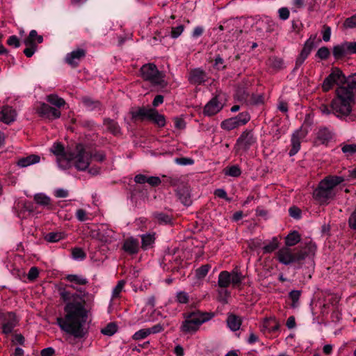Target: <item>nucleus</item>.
<instances>
[{
	"label": "nucleus",
	"instance_id": "nucleus-1",
	"mask_svg": "<svg viewBox=\"0 0 356 356\" xmlns=\"http://www.w3.org/2000/svg\"><path fill=\"white\" fill-rule=\"evenodd\" d=\"M59 295L66 303L64 307V316L58 317L56 319L59 327L75 339L85 337L88 333L85 325L88 318L89 310L86 307V302L84 298L65 289L59 290Z\"/></svg>",
	"mask_w": 356,
	"mask_h": 356
},
{
	"label": "nucleus",
	"instance_id": "nucleus-2",
	"mask_svg": "<svg viewBox=\"0 0 356 356\" xmlns=\"http://www.w3.org/2000/svg\"><path fill=\"white\" fill-rule=\"evenodd\" d=\"M356 100V73L345 77V81L336 89V97L331 102L333 114L337 117L348 116Z\"/></svg>",
	"mask_w": 356,
	"mask_h": 356
},
{
	"label": "nucleus",
	"instance_id": "nucleus-3",
	"mask_svg": "<svg viewBox=\"0 0 356 356\" xmlns=\"http://www.w3.org/2000/svg\"><path fill=\"white\" fill-rule=\"evenodd\" d=\"M316 250L314 243L309 242L304 247L291 249L289 247H283L276 252L277 261L284 265L297 264L302 265L306 257L314 255Z\"/></svg>",
	"mask_w": 356,
	"mask_h": 356
},
{
	"label": "nucleus",
	"instance_id": "nucleus-4",
	"mask_svg": "<svg viewBox=\"0 0 356 356\" xmlns=\"http://www.w3.org/2000/svg\"><path fill=\"white\" fill-rule=\"evenodd\" d=\"M345 181L341 176L329 175L322 179L314 190L313 196L321 204H327L337 194L336 187Z\"/></svg>",
	"mask_w": 356,
	"mask_h": 356
},
{
	"label": "nucleus",
	"instance_id": "nucleus-5",
	"mask_svg": "<svg viewBox=\"0 0 356 356\" xmlns=\"http://www.w3.org/2000/svg\"><path fill=\"white\" fill-rule=\"evenodd\" d=\"M183 316L184 321L181 325V331L184 333H194L199 330L202 323L210 320L213 314L195 310L184 313Z\"/></svg>",
	"mask_w": 356,
	"mask_h": 356
},
{
	"label": "nucleus",
	"instance_id": "nucleus-6",
	"mask_svg": "<svg viewBox=\"0 0 356 356\" xmlns=\"http://www.w3.org/2000/svg\"><path fill=\"white\" fill-rule=\"evenodd\" d=\"M70 154L72 158H69L68 163L72 162L78 170L84 171L89 167L92 152L83 144H77L74 150L72 151Z\"/></svg>",
	"mask_w": 356,
	"mask_h": 356
},
{
	"label": "nucleus",
	"instance_id": "nucleus-7",
	"mask_svg": "<svg viewBox=\"0 0 356 356\" xmlns=\"http://www.w3.org/2000/svg\"><path fill=\"white\" fill-rule=\"evenodd\" d=\"M140 74L144 81L149 82L152 86L163 88L168 84L165 80V73L159 71L154 63L143 65L140 69Z\"/></svg>",
	"mask_w": 356,
	"mask_h": 356
},
{
	"label": "nucleus",
	"instance_id": "nucleus-8",
	"mask_svg": "<svg viewBox=\"0 0 356 356\" xmlns=\"http://www.w3.org/2000/svg\"><path fill=\"white\" fill-rule=\"evenodd\" d=\"M242 280L241 273L237 270H232V272L223 270L218 275V285L220 288L226 289L230 284H232L233 286L240 284Z\"/></svg>",
	"mask_w": 356,
	"mask_h": 356
},
{
	"label": "nucleus",
	"instance_id": "nucleus-9",
	"mask_svg": "<svg viewBox=\"0 0 356 356\" xmlns=\"http://www.w3.org/2000/svg\"><path fill=\"white\" fill-rule=\"evenodd\" d=\"M346 76L342 71L337 67L333 68L331 73L324 79L322 83V89L324 92L329 91L334 84L338 87L345 81Z\"/></svg>",
	"mask_w": 356,
	"mask_h": 356
},
{
	"label": "nucleus",
	"instance_id": "nucleus-10",
	"mask_svg": "<svg viewBox=\"0 0 356 356\" xmlns=\"http://www.w3.org/2000/svg\"><path fill=\"white\" fill-rule=\"evenodd\" d=\"M0 320H1V333L6 336L12 333L14 328L18 325V320L13 312L1 314Z\"/></svg>",
	"mask_w": 356,
	"mask_h": 356
},
{
	"label": "nucleus",
	"instance_id": "nucleus-11",
	"mask_svg": "<svg viewBox=\"0 0 356 356\" xmlns=\"http://www.w3.org/2000/svg\"><path fill=\"white\" fill-rule=\"evenodd\" d=\"M257 143L252 130L246 129L242 132L236 140V147L238 150L247 151Z\"/></svg>",
	"mask_w": 356,
	"mask_h": 356
},
{
	"label": "nucleus",
	"instance_id": "nucleus-12",
	"mask_svg": "<svg viewBox=\"0 0 356 356\" xmlns=\"http://www.w3.org/2000/svg\"><path fill=\"white\" fill-rule=\"evenodd\" d=\"M307 132L300 127L295 131L291 136V146L289 155L293 156L296 154L300 149L301 140L306 136Z\"/></svg>",
	"mask_w": 356,
	"mask_h": 356
},
{
	"label": "nucleus",
	"instance_id": "nucleus-13",
	"mask_svg": "<svg viewBox=\"0 0 356 356\" xmlns=\"http://www.w3.org/2000/svg\"><path fill=\"white\" fill-rule=\"evenodd\" d=\"M51 151L57 156V161L60 165H62L63 162L68 164L69 158H72L70 154L72 151H65L60 143H55L51 147Z\"/></svg>",
	"mask_w": 356,
	"mask_h": 356
},
{
	"label": "nucleus",
	"instance_id": "nucleus-14",
	"mask_svg": "<svg viewBox=\"0 0 356 356\" xmlns=\"http://www.w3.org/2000/svg\"><path fill=\"white\" fill-rule=\"evenodd\" d=\"M36 111L41 117L49 120H54L60 117V112L58 109L51 107L45 103H41L36 108Z\"/></svg>",
	"mask_w": 356,
	"mask_h": 356
},
{
	"label": "nucleus",
	"instance_id": "nucleus-15",
	"mask_svg": "<svg viewBox=\"0 0 356 356\" xmlns=\"http://www.w3.org/2000/svg\"><path fill=\"white\" fill-rule=\"evenodd\" d=\"M222 108L223 104L219 100V97L216 95L204 106L203 114L212 116L220 112Z\"/></svg>",
	"mask_w": 356,
	"mask_h": 356
},
{
	"label": "nucleus",
	"instance_id": "nucleus-16",
	"mask_svg": "<svg viewBox=\"0 0 356 356\" xmlns=\"http://www.w3.org/2000/svg\"><path fill=\"white\" fill-rule=\"evenodd\" d=\"M86 56V51L82 49H78L67 54L65 57L66 63L72 67H76L80 60Z\"/></svg>",
	"mask_w": 356,
	"mask_h": 356
},
{
	"label": "nucleus",
	"instance_id": "nucleus-17",
	"mask_svg": "<svg viewBox=\"0 0 356 356\" xmlns=\"http://www.w3.org/2000/svg\"><path fill=\"white\" fill-rule=\"evenodd\" d=\"M207 75L204 71L200 68L191 70L188 81L194 85H201L207 81Z\"/></svg>",
	"mask_w": 356,
	"mask_h": 356
},
{
	"label": "nucleus",
	"instance_id": "nucleus-18",
	"mask_svg": "<svg viewBox=\"0 0 356 356\" xmlns=\"http://www.w3.org/2000/svg\"><path fill=\"white\" fill-rule=\"evenodd\" d=\"M17 112L9 106L0 107V121L6 124H10L16 119Z\"/></svg>",
	"mask_w": 356,
	"mask_h": 356
},
{
	"label": "nucleus",
	"instance_id": "nucleus-19",
	"mask_svg": "<svg viewBox=\"0 0 356 356\" xmlns=\"http://www.w3.org/2000/svg\"><path fill=\"white\" fill-rule=\"evenodd\" d=\"M122 249L129 254H137L139 251L138 240L133 237L124 240Z\"/></svg>",
	"mask_w": 356,
	"mask_h": 356
},
{
	"label": "nucleus",
	"instance_id": "nucleus-20",
	"mask_svg": "<svg viewBox=\"0 0 356 356\" xmlns=\"http://www.w3.org/2000/svg\"><path fill=\"white\" fill-rule=\"evenodd\" d=\"M152 108H147L145 107H140L136 110H131L130 114L131 118L134 120H148L150 115Z\"/></svg>",
	"mask_w": 356,
	"mask_h": 356
},
{
	"label": "nucleus",
	"instance_id": "nucleus-21",
	"mask_svg": "<svg viewBox=\"0 0 356 356\" xmlns=\"http://www.w3.org/2000/svg\"><path fill=\"white\" fill-rule=\"evenodd\" d=\"M103 124L106 127V130L113 136H118L122 134L120 127L116 121L110 118H105Z\"/></svg>",
	"mask_w": 356,
	"mask_h": 356
},
{
	"label": "nucleus",
	"instance_id": "nucleus-22",
	"mask_svg": "<svg viewBox=\"0 0 356 356\" xmlns=\"http://www.w3.org/2000/svg\"><path fill=\"white\" fill-rule=\"evenodd\" d=\"M81 101L84 106L89 111H100L102 108V103L92 97H83Z\"/></svg>",
	"mask_w": 356,
	"mask_h": 356
},
{
	"label": "nucleus",
	"instance_id": "nucleus-23",
	"mask_svg": "<svg viewBox=\"0 0 356 356\" xmlns=\"http://www.w3.org/2000/svg\"><path fill=\"white\" fill-rule=\"evenodd\" d=\"M97 238L104 243H110L113 238V232L106 226H102L97 233Z\"/></svg>",
	"mask_w": 356,
	"mask_h": 356
},
{
	"label": "nucleus",
	"instance_id": "nucleus-24",
	"mask_svg": "<svg viewBox=\"0 0 356 356\" xmlns=\"http://www.w3.org/2000/svg\"><path fill=\"white\" fill-rule=\"evenodd\" d=\"M177 195L183 204L189 206L192 203L188 188L183 186L177 191Z\"/></svg>",
	"mask_w": 356,
	"mask_h": 356
},
{
	"label": "nucleus",
	"instance_id": "nucleus-25",
	"mask_svg": "<svg viewBox=\"0 0 356 356\" xmlns=\"http://www.w3.org/2000/svg\"><path fill=\"white\" fill-rule=\"evenodd\" d=\"M40 158L39 156L35 154H31L26 157H22L17 161V165L19 167L25 168L31 165L38 163L40 162Z\"/></svg>",
	"mask_w": 356,
	"mask_h": 356
},
{
	"label": "nucleus",
	"instance_id": "nucleus-26",
	"mask_svg": "<svg viewBox=\"0 0 356 356\" xmlns=\"http://www.w3.org/2000/svg\"><path fill=\"white\" fill-rule=\"evenodd\" d=\"M150 115L152 117H149L148 120L152 122L159 127H163L165 125V116L159 113L155 108H152Z\"/></svg>",
	"mask_w": 356,
	"mask_h": 356
},
{
	"label": "nucleus",
	"instance_id": "nucleus-27",
	"mask_svg": "<svg viewBox=\"0 0 356 356\" xmlns=\"http://www.w3.org/2000/svg\"><path fill=\"white\" fill-rule=\"evenodd\" d=\"M43 41V38L42 35L38 34L35 30H32L29 33V36L24 39V43L25 45H31L40 44Z\"/></svg>",
	"mask_w": 356,
	"mask_h": 356
},
{
	"label": "nucleus",
	"instance_id": "nucleus-28",
	"mask_svg": "<svg viewBox=\"0 0 356 356\" xmlns=\"http://www.w3.org/2000/svg\"><path fill=\"white\" fill-rule=\"evenodd\" d=\"M301 236L297 231H293L289 233L285 237V245L286 247H291L296 245L300 241Z\"/></svg>",
	"mask_w": 356,
	"mask_h": 356
},
{
	"label": "nucleus",
	"instance_id": "nucleus-29",
	"mask_svg": "<svg viewBox=\"0 0 356 356\" xmlns=\"http://www.w3.org/2000/svg\"><path fill=\"white\" fill-rule=\"evenodd\" d=\"M228 327L233 331L239 330L241 325V318L234 314H229L227 319Z\"/></svg>",
	"mask_w": 356,
	"mask_h": 356
},
{
	"label": "nucleus",
	"instance_id": "nucleus-30",
	"mask_svg": "<svg viewBox=\"0 0 356 356\" xmlns=\"http://www.w3.org/2000/svg\"><path fill=\"white\" fill-rule=\"evenodd\" d=\"M142 245L141 248L146 250L151 248L155 241L154 234H146L141 235Z\"/></svg>",
	"mask_w": 356,
	"mask_h": 356
},
{
	"label": "nucleus",
	"instance_id": "nucleus-31",
	"mask_svg": "<svg viewBox=\"0 0 356 356\" xmlns=\"http://www.w3.org/2000/svg\"><path fill=\"white\" fill-rule=\"evenodd\" d=\"M66 234L64 232H49L47 233L44 238L46 241L49 243H56L58 242L62 239L65 238Z\"/></svg>",
	"mask_w": 356,
	"mask_h": 356
},
{
	"label": "nucleus",
	"instance_id": "nucleus-32",
	"mask_svg": "<svg viewBox=\"0 0 356 356\" xmlns=\"http://www.w3.org/2000/svg\"><path fill=\"white\" fill-rule=\"evenodd\" d=\"M332 54L336 59H340L347 55L348 54L345 42L334 46L332 49Z\"/></svg>",
	"mask_w": 356,
	"mask_h": 356
},
{
	"label": "nucleus",
	"instance_id": "nucleus-33",
	"mask_svg": "<svg viewBox=\"0 0 356 356\" xmlns=\"http://www.w3.org/2000/svg\"><path fill=\"white\" fill-rule=\"evenodd\" d=\"M238 127H241L238 121L235 118H230L222 122L221 127L227 131L232 130Z\"/></svg>",
	"mask_w": 356,
	"mask_h": 356
},
{
	"label": "nucleus",
	"instance_id": "nucleus-34",
	"mask_svg": "<svg viewBox=\"0 0 356 356\" xmlns=\"http://www.w3.org/2000/svg\"><path fill=\"white\" fill-rule=\"evenodd\" d=\"M317 139L322 144H326L332 139V134L327 129H321L317 134Z\"/></svg>",
	"mask_w": 356,
	"mask_h": 356
},
{
	"label": "nucleus",
	"instance_id": "nucleus-35",
	"mask_svg": "<svg viewBox=\"0 0 356 356\" xmlns=\"http://www.w3.org/2000/svg\"><path fill=\"white\" fill-rule=\"evenodd\" d=\"M279 247V241L277 237H273L266 245L263 248L264 254L271 253Z\"/></svg>",
	"mask_w": 356,
	"mask_h": 356
},
{
	"label": "nucleus",
	"instance_id": "nucleus-36",
	"mask_svg": "<svg viewBox=\"0 0 356 356\" xmlns=\"http://www.w3.org/2000/svg\"><path fill=\"white\" fill-rule=\"evenodd\" d=\"M47 100L51 104L58 108H60L61 106H63L65 104V101L63 98L59 97L58 95L54 94L48 95L47 97Z\"/></svg>",
	"mask_w": 356,
	"mask_h": 356
},
{
	"label": "nucleus",
	"instance_id": "nucleus-37",
	"mask_svg": "<svg viewBox=\"0 0 356 356\" xmlns=\"http://www.w3.org/2000/svg\"><path fill=\"white\" fill-rule=\"evenodd\" d=\"M65 279L79 285H86L88 282L86 278L78 275H68Z\"/></svg>",
	"mask_w": 356,
	"mask_h": 356
},
{
	"label": "nucleus",
	"instance_id": "nucleus-38",
	"mask_svg": "<svg viewBox=\"0 0 356 356\" xmlns=\"http://www.w3.org/2000/svg\"><path fill=\"white\" fill-rule=\"evenodd\" d=\"M153 216L159 223L168 224L170 223L172 220L170 216L162 212H155Z\"/></svg>",
	"mask_w": 356,
	"mask_h": 356
},
{
	"label": "nucleus",
	"instance_id": "nucleus-39",
	"mask_svg": "<svg viewBox=\"0 0 356 356\" xmlns=\"http://www.w3.org/2000/svg\"><path fill=\"white\" fill-rule=\"evenodd\" d=\"M35 202L42 206H48L51 203V200L49 197L43 193H38L34 196Z\"/></svg>",
	"mask_w": 356,
	"mask_h": 356
},
{
	"label": "nucleus",
	"instance_id": "nucleus-40",
	"mask_svg": "<svg viewBox=\"0 0 356 356\" xmlns=\"http://www.w3.org/2000/svg\"><path fill=\"white\" fill-rule=\"evenodd\" d=\"M341 151L343 154H345L347 156H352L356 154V144H342L341 145Z\"/></svg>",
	"mask_w": 356,
	"mask_h": 356
},
{
	"label": "nucleus",
	"instance_id": "nucleus-41",
	"mask_svg": "<svg viewBox=\"0 0 356 356\" xmlns=\"http://www.w3.org/2000/svg\"><path fill=\"white\" fill-rule=\"evenodd\" d=\"M118 330L117 325L115 323H109L107 325L102 328L101 332L107 336L113 335Z\"/></svg>",
	"mask_w": 356,
	"mask_h": 356
},
{
	"label": "nucleus",
	"instance_id": "nucleus-42",
	"mask_svg": "<svg viewBox=\"0 0 356 356\" xmlns=\"http://www.w3.org/2000/svg\"><path fill=\"white\" fill-rule=\"evenodd\" d=\"M226 175L238 177L241 175V170L238 165H232L224 170Z\"/></svg>",
	"mask_w": 356,
	"mask_h": 356
},
{
	"label": "nucleus",
	"instance_id": "nucleus-43",
	"mask_svg": "<svg viewBox=\"0 0 356 356\" xmlns=\"http://www.w3.org/2000/svg\"><path fill=\"white\" fill-rule=\"evenodd\" d=\"M250 96V93L244 88H238L236 90V97L238 100L241 102H244L248 104Z\"/></svg>",
	"mask_w": 356,
	"mask_h": 356
},
{
	"label": "nucleus",
	"instance_id": "nucleus-44",
	"mask_svg": "<svg viewBox=\"0 0 356 356\" xmlns=\"http://www.w3.org/2000/svg\"><path fill=\"white\" fill-rule=\"evenodd\" d=\"M211 268L209 264L202 265L195 270V275L197 279H203L206 277Z\"/></svg>",
	"mask_w": 356,
	"mask_h": 356
},
{
	"label": "nucleus",
	"instance_id": "nucleus-45",
	"mask_svg": "<svg viewBox=\"0 0 356 356\" xmlns=\"http://www.w3.org/2000/svg\"><path fill=\"white\" fill-rule=\"evenodd\" d=\"M301 291L299 290H293L291 292H289V296L292 301L291 306L293 307H296L298 306Z\"/></svg>",
	"mask_w": 356,
	"mask_h": 356
},
{
	"label": "nucleus",
	"instance_id": "nucleus-46",
	"mask_svg": "<svg viewBox=\"0 0 356 356\" xmlns=\"http://www.w3.org/2000/svg\"><path fill=\"white\" fill-rule=\"evenodd\" d=\"M125 281L124 280H120L117 285L115 286V288L113 290L112 293V298H117L120 296V293L122 291L124 285H125Z\"/></svg>",
	"mask_w": 356,
	"mask_h": 356
},
{
	"label": "nucleus",
	"instance_id": "nucleus-47",
	"mask_svg": "<svg viewBox=\"0 0 356 356\" xmlns=\"http://www.w3.org/2000/svg\"><path fill=\"white\" fill-rule=\"evenodd\" d=\"M72 256L74 259L83 260L86 257V254L81 248H74L72 249Z\"/></svg>",
	"mask_w": 356,
	"mask_h": 356
},
{
	"label": "nucleus",
	"instance_id": "nucleus-48",
	"mask_svg": "<svg viewBox=\"0 0 356 356\" xmlns=\"http://www.w3.org/2000/svg\"><path fill=\"white\" fill-rule=\"evenodd\" d=\"M315 40L316 35H311L309 38L305 42L302 50L305 51L308 54H310V52L314 47Z\"/></svg>",
	"mask_w": 356,
	"mask_h": 356
},
{
	"label": "nucleus",
	"instance_id": "nucleus-49",
	"mask_svg": "<svg viewBox=\"0 0 356 356\" xmlns=\"http://www.w3.org/2000/svg\"><path fill=\"white\" fill-rule=\"evenodd\" d=\"M234 118L238 121L240 126L245 124L250 120V115L248 112H242Z\"/></svg>",
	"mask_w": 356,
	"mask_h": 356
},
{
	"label": "nucleus",
	"instance_id": "nucleus-50",
	"mask_svg": "<svg viewBox=\"0 0 356 356\" xmlns=\"http://www.w3.org/2000/svg\"><path fill=\"white\" fill-rule=\"evenodd\" d=\"M264 96L262 95L252 94L250 96L248 104L252 105H257L263 104Z\"/></svg>",
	"mask_w": 356,
	"mask_h": 356
},
{
	"label": "nucleus",
	"instance_id": "nucleus-51",
	"mask_svg": "<svg viewBox=\"0 0 356 356\" xmlns=\"http://www.w3.org/2000/svg\"><path fill=\"white\" fill-rule=\"evenodd\" d=\"M176 301L180 304H186L189 301V296L185 291H179L176 294Z\"/></svg>",
	"mask_w": 356,
	"mask_h": 356
},
{
	"label": "nucleus",
	"instance_id": "nucleus-52",
	"mask_svg": "<svg viewBox=\"0 0 356 356\" xmlns=\"http://www.w3.org/2000/svg\"><path fill=\"white\" fill-rule=\"evenodd\" d=\"M330 55L329 49L326 47H321L316 52V56L321 60H326Z\"/></svg>",
	"mask_w": 356,
	"mask_h": 356
},
{
	"label": "nucleus",
	"instance_id": "nucleus-53",
	"mask_svg": "<svg viewBox=\"0 0 356 356\" xmlns=\"http://www.w3.org/2000/svg\"><path fill=\"white\" fill-rule=\"evenodd\" d=\"M149 335V332L148 331L147 328L141 329L136 332L134 333L132 338L133 339L137 341V340H141L145 338H146L147 336Z\"/></svg>",
	"mask_w": 356,
	"mask_h": 356
},
{
	"label": "nucleus",
	"instance_id": "nucleus-54",
	"mask_svg": "<svg viewBox=\"0 0 356 356\" xmlns=\"http://www.w3.org/2000/svg\"><path fill=\"white\" fill-rule=\"evenodd\" d=\"M269 64L273 68L280 70L282 68L284 63L282 59L273 57L269 59Z\"/></svg>",
	"mask_w": 356,
	"mask_h": 356
},
{
	"label": "nucleus",
	"instance_id": "nucleus-55",
	"mask_svg": "<svg viewBox=\"0 0 356 356\" xmlns=\"http://www.w3.org/2000/svg\"><path fill=\"white\" fill-rule=\"evenodd\" d=\"M343 26L346 29H353L356 27V14L348 17L344 21Z\"/></svg>",
	"mask_w": 356,
	"mask_h": 356
},
{
	"label": "nucleus",
	"instance_id": "nucleus-56",
	"mask_svg": "<svg viewBox=\"0 0 356 356\" xmlns=\"http://www.w3.org/2000/svg\"><path fill=\"white\" fill-rule=\"evenodd\" d=\"M184 25H179L176 27H172L171 30L170 35L172 38H178L184 31Z\"/></svg>",
	"mask_w": 356,
	"mask_h": 356
},
{
	"label": "nucleus",
	"instance_id": "nucleus-57",
	"mask_svg": "<svg viewBox=\"0 0 356 356\" xmlns=\"http://www.w3.org/2000/svg\"><path fill=\"white\" fill-rule=\"evenodd\" d=\"M26 48L24 50V54L26 56L31 57L37 49V44L26 45Z\"/></svg>",
	"mask_w": 356,
	"mask_h": 356
},
{
	"label": "nucleus",
	"instance_id": "nucleus-58",
	"mask_svg": "<svg viewBox=\"0 0 356 356\" xmlns=\"http://www.w3.org/2000/svg\"><path fill=\"white\" fill-rule=\"evenodd\" d=\"M39 275V270L37 267H31L28 273L27 277L29 280H35Z\"/></svg>",
	"mask_w": 356,
	"mask_h": 356
},
{
	"label": "nucleus",
	"instance_id": "nucleus-59",
	"mask_svg": "<svg viewBox=\"0 0 356 356\" xmlns=\"http://www.w3.org/2000/svg\"><path fill=\"white\" fill-rule=\"evenodd\" d=\"M293 12H297L298 10L302 8L305 5V0H293L292 1Z\"/></svg>",
	"mask_w": 356,
	"mask_h": 356
},
{
	"label": "nucleus",
	"instance_id": "nucleus-60",
	"mask_svg": "<svg viewBox=\"0 0 356 356\" xmlns=\"http://www.w3.org/2000/svg\"><path fill=\"white\" fill-rule=\"evenodd\" d=\"M7 44L14 47H19L20 45L19 40L16 35L10 36L7 40Z\"/></svg>",
	"mask_w": 356,
	"mask_h": 356
},
{
	"label": "nucleus",
	"instance_id": "nucleus-61",
	"mask_svg": "<svg viewBox=\"0 0 356 356\" xmlns=\"http://www.w3.org/2000/svg\"><path fill=\"white\" fill-rule=\"evenodd\" d=\"M147 183L152 186H158L161 184V180L159 177H148Z\"/></svg>",
	"mask_w": 356,
	"mask_h": 356
},
{
	"label": "nucleus",
	"instance_id": "nucleus-62",
	"mask_svg": "<svg viewBox=\"0 0 356 356\" xmlns=\"http://www.w3.org/2000/svg\"><path fill=\"white\" fill-rule=\"evenodd\" d=\"M347 54H356V42H345Z\"/></svg>",
	"mask_w": 356,
	"mask_h": 356
},
{
	"label": "nucleus",
	"instance_id": "nucleus-63",
	"mask_svg": "<svg viewBox=\"0 0 356 356\" xmlns=\"http://www.w3.org/2000/svg\"><path fill=\"white\" fill-rule=\"evenodd\" d=\"M76 217L79 221H86L88 220L87 213L85 210L79 209L76 212Z\"/></svg>",
	"mask_w": 356,
	"mask_h": 356
},
{
	"label": "nucleus",
	"instance_id": "nucleus-64",
	"mask_svg": "<svg viewBox=\"0 0 356 356\" xmlns=\"http://www.w3.org/2000/svg\"><path fill=\"white\" fill-rule=\"evenodd\" d=\"M348 224L351 229H356V211L353 212L349 217Z\"/></svg>",
	"mask_w": 356,
	"mask_h": 356
}]
</instances>
